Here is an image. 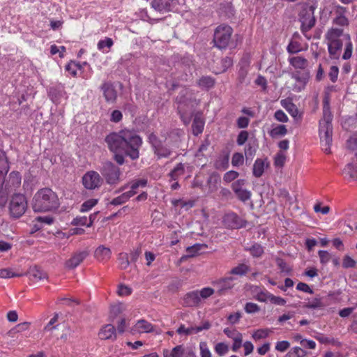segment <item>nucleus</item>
<instances>
[{
  "label": "nucleus",
  "mask_w": 357,
  "mask_h": 357,
  "mask_svg": "<svg viewBox=\"0 0 357 357\" xmlns=\"http://www.w3.org/2000/svg\"><path fill=\"white\" fill-rule=\"evenodd\" d=\"M268 162L266 159H257L253 165V175L255 177H260L262 176L266 167H268Z\"/></svg>",
  "instance_id": "22"
},
{
  "label": "nucleus",
  "mask_w": 357,
  "mask_h": 357,
  "mask_svg": "<svg viewBox=\"0 0 357 357\" xmlns=\"http://www.w3.org/2000/svg\"><path fill=\"white\" fill-rule=\"evenodd\" d=\"M338 73V68L337 66H332L328 73V77L332 82H335L337 81Z\"/></svg>",
  "instance_id": "60"
},
{
  "label": "nucleus",
  "mask_w": 357,
  "mask_h": 357,
  "mask_svg": "<svg viewBox=\"0 0 357 357\" xmlns=\"http://www.w3.org/2000/svg\"><path fill=\"white\" fill-rule=\"evenodd\" d=\"M287 133L286 126L278 125L273 128L269 132V135L273 138H276L285 135Z\"/></svg>",
  "instance_id": "31"
},
{
  "label": "nucleus",
  "mask_w": 357,
  "mask_h": 357,
  "mask_svg": "<svg viewBox=\"0 0 357 357\" xmlns=\"http://www.w3.org/2000/svg\"><path fill=\"white\" fill-rule=\"evenodd\" d=\"M232 34V29L231 26L225 24L218 26L214 32L213 41L215 45L223 49L227 47Z\"/></svg>",
  "instance_id": "6"
},
{
  "label": "nucleus",
  "mask_w": 357,
  "mask_h": 357,
  "mask_svg": "<svg viewBox=\"0 0 357 357\" xmlns=\"http://www.w3.org/2000/svg\"><path fill=\"white\" fill-rule=\"evenodd\" d=\"M215 351L220 356H223L229 351V347L226 344L220 342L215 345Z\"/></svg>",
  "instance_id": "52"
},
{
  "label": "nucleus",
  "mask_w": 357,
  "mask_h": 357,
  "mask_svg": "<svg viewBox=\"0 0 357 357\" xmlns=\"http://www.w3.org/2000/svg\"><path fill=\"white\" fill-rule=\"evenodd\" d=\"M342 174L350 179L357 180V167L353 163H349L343 169Z\"/></svg>",
  "instance_id": "28"
},
{
  "label": "nucleus",
  "mask_w": 357,
  "mask_h": 357,
  "mask_svg": "<svg viewBox=\"0 0 357 357\" xmlns=\"http://www.w3.org/2000/svg\"><path fill=\"white\" fill-rule=\"evenodd\" d=\"M239 218L234 213L227 214L224 218L225 225L231 228H238L240 227Z\"/></svg>",
  "instance_id": "27"
},
{
  "label": "nucleus",
  "mask_w": 357,
  "mask_h": 357,
  "mask_svg": "<svg viewBox=\"0 0 357 357\" xmlns=\"http://www.w3.org/2000/svg\"><path fill=\"white\" fill-rule=\"evenodd\" d=\"M247 250H248L254 257H260L264 254L263 247L258 243L252 245L250 248H248Z\"/></svg>",
  "instance_id": "39"
},
{
  "label": "nucleus",
  "mask_w": 357,
  "mask_h": 357,
  "mask_svg": "<svg viewBox=\"0 0 357 357\" xmlns=\"http://www.w3.org/2000/svg\"><path fill=\"white\" fill-rule=\"evenodd\" d=\"M153 150L158 158H168L172 152L171 150L166 146H164L162 142L156 146Z\"/></svg>",
  "instance_id": "30"
},
{
  "label": "nucleus",
  "mask_w": 357,
  "mask_h": 357,
  "mask_svg": "<svg viewBox=\"0 0 357 357\" xmlns=\"http://www.w3.org/2000/svg\"><path fill=\"white\" fill-rule=\"evenodd\" d=\"M111 250L109 248L104 245H100L96 248L94 252L96 259L100 261L108 260L111 257Z\"/></svg>",
  "instance_id": "19"
},
{
  "label": "nucleus",
  "mask_w": 357,
  "mask_h": 357,
  "mask_svg": "<svg viewBox=\"0 0 357 357\" xmlns=\"http://www.w3.org/2000/svg\"><path fill=\"white\" fill-rule=\"evenodd\" d=\"M123 310L124 306L122 303L114 304L111 306L110 316L114 319L122 313Z\"/></svg>",
  "instance_id": "42"
},
{
  "label": "nucleus",
  "mask_w": 357,
  "mask_h": 357,
  "mask_svg": "<svg viewBox=\"0 0 357 357\" xmlns=\"http://www.w3.org/2000/svg\"><path fill=\"white\" fill-rule=\"evenodd\" d=\"M305 351L298 347H294L286 355L285 357H301L303 356Z\"/></svg>",
  "instance_id": "54"
},
{
  "label": "nucleus",
  "mask_w": 357,
  "mask_h": 357,
  "mask_svg": "<svg viewBox=\"0 0 357 357\" xmlns=\"http://www.w3.org/2000/svg\"><path fill=\"white\" fill-rule=\"evenodd\" d=\"M22 275V274L14 273L10 268L0 269V278H10L13 277H19Z\"/></svg>",
  "instance_id": "51"
},
{
  "label": "nucleus",
  "mask_w": 357,
  "mask_h": 357,
  "mask_svg": "<svg viewBox=\"0 0 357 357\" xmlns=\"http://www.w3.org/2000/svg\"><path fill=\"white\" fill-rule=\"evenodd\" d=\"M88 255L89 252L87 250L79 251L74 253L73 256L66 261V267L68 269L76 268Z\"/></svg>",
  "instance_id": "13"
},
{
  "label": "nucleus",
  "mask_w": 357,
  "mask_h": 357,
  "mask_svg": "<svg viewBox=\"0 0 357 357\" xmlns=\"http://www.w3.org/2000/svg\"><path fill=\"white\" fill-rule=\"evenodd\" d=\"M244 162V157L241 153H234L231 158V165L234 167H238L242 165Z\"/></svg>",
  "instance_id": "46"
},
{
  "label": "nucleus",
  "mask_w": 357,
  "mask_h": 357,
  "mask_svg": "<svg viewBox=\"0 0 357 357\" xmlns=\"http://www.w3.org/2000/svg\"><path fill=\"white\" fill-rule=\"evenodd\" d=\"M315 8L314 6H310L309 9L305 10V13H303L301 16V31L304 34L315 24L316 19L314 15Z\"/></svg>",
  "instance_id": "9"
},
{
  "label": "nucleus",
  "mask_w": 357,
  "mask_h": 357,
  "mask_svg": "<svg viewBox=\"0 0 357 357\" xmlns=\"http://www.w3.org/2000/svg\"><path fill=\"white\" fill-rule=\"evenodd\" d=\"M202 247L200 244H195L192 246L188 247L186 250V252L188 253V257H192L195 255H196L199 251L201 250V248Z\"/></svg>",
  "instance_id": "55"
},
{
  "label": "nucleus",
  "mask_w": 357,
  "mask_h": 357,
  "mask_svg": "<svg viewBox=\"0 0 357 357\" xmlns=\"http://www.w3.org/2000/svg\"><path fill=\"white\" fill-rule=\"evenodd\" d=\"M244 309L245 311L249 314L257 312L260 310L258 305L254 303H247Z\"/></svg>",
  "instance_id": "56"
},
{
  "label": "nucleus",
  "mask_w": 357,
  "mask_h": 357,
  "mask_svg": "<svg viewBox=\"0 0 357 357\" xmlns=\"http://www.w3.org/2000/svg\"><path fill=\"white\" fill-rule=\"evenodd\" d=\"M281 104L282 107H284L290 114V115L295 119H301V114L299 112L297 107L293 102L289 100H282L281 101Z\"/></svg>",
  "instance_id": "21"
},
{
  "label": "nucleus",
  "mask_w": 357,
  "mask_h": 357,
  "mask_svg": "<svg viewBox=\"0 0 357 357\" xmlns=\"http://www.w3.org/2000/svg\"><path fill=\"white\" fill-rule=\"evenodd\" d=\"M185 172L184 165L178 163L176 166L171 171L169 176L171 177V181H176L179 176L183 175Z\"/></svg>",
  "instance_id": "34"
},
{
  "label": "nucleus",
  "mask_w": 357,
  "mask_h": 357,
  "mask_svg": "<svg viewBox=\"0 0 357 357\" xmlns=\"http://www.w3.org/2000/svg\"><path fill=\"white\" fill-rule=\"evenodd\" d=\"M118 259L121 269H126L129 266L130 260L129 256L127 253H120Z\"/></svg>",
  "instance_id": "41"
},
{
  "label": "nucleus",
  "mask_w": 357,
  "mask_h": 357,
  "mask_svg": "<svg viewBox=\"0 0 357 357\" xmlns=\"http://www.w3.org/2000/svg\"><path fill=\"white\" fill-rule=\"evenodd\" d=\"M269 333H270V330L269 329H267V328L259 329V330H257L252 334V337L255 340H260V339H264V338H266V337H267L268 336Z\"/></svg>",
  "instance_id": "45"
},
{
  "label": "nucleus",
  "mask_w": 357,
  "mask_h": 357,
  "mask_svg": "<svg viewBox=\"0 0 357 357\" xmlns=\"http://www.w3.org/2000/svg\"><path fill=\"white\" fill-rule=\"evenodd\" d=\"M356 264V261L349 255H345L343 258L342 266L344 268H354Z\"/></svg>",
  "instance_id": "50"
},
{
  "label": "nucleus",
  "mask_w": 357,
  "mask_h": 357,
  "mask_svg": "<svg viewBox=\"0 0 357 357\" xmlns=\"http://www.w3.org/2000/svg\"><path fill=\"white\" fill-rule=\"evenodd\" d=\"M153 329V325L144 319L139 320L132 328L134 332L149 333Z\"/></svg>",
  "instance_id": "24"
},
{
  "label": "nucleus",
  "mask_w": 357,
  "mask_h": 357,
  "mask_svg": "<svg viewBox=\"0 0 357 357\" xmlns=\"http://www.w3.org/2000/svg\"><path fill=\"white\" fill-rule=\"evenodd\" d=\"M246 181L245 179H238L234 181L231 184V189L234 192H237V191L244 189L243 187L245 185Z\"/></svg>",
  "instance_id": "57"
},
{
  "label": "nucleus",
  "mask_w": 357,
  "mask_h": 357,
  "mask_svg": "<svg viewBox=\"0 0 357 357\" xmlns=\"http://www.w3.org/2000/svg\"><path fill=\"white\" fill-rule=\"evenodd\" d=\"M147 185V180L146 179H139L135 180L131 183L130 185V190L127 191V192H132L133 193V196L137 193L136 190L139 188H144Z\"/></svg>",
  "instance_id": "38"
},
{
  "label": "nucleus",
  "mask_w": 357,
  "mask_h": 357,
  "mask_svg": "<svg viewBox=\"0 0 357 357\" xmlns=\"http://www.w3.org/2000/svg\"><path fill=\"white\" fill-rule=\"evenodd\" d=\"M114 44V42L110 38H105L104 40H100L97 45L99 50H103L105 47L110 48Z\"/></svg>",
  "instance_id": "48"
},
{
  "label": "nucleus",
  "mask_w": 357,
  "mask_h": 357,
  "mask_svg": "<svg viewBox=\"0 0 357 357\" xmlns=\"http://www.w3.org/2000/svg\"><path fill=\"white\" fill-rule=\"evenodd\" d=\"M202 300L197 291H192L186 294L183 298V305L185 307H197Z\"/></svg>",
  "instance_id": "16"
},
{
  "label": "nucleus",
  "mask_w": 357,
  "mask_h": 357,
  "mask_svg": "<svg viewBox=\"0 0 357 357\" xmlns=\"http://www.w3.org/2000/svg\"><path fill=\"white\" fill-rule=\"evenodd\" d=\"M100 172L106 183L110 185H116L121 181V172L119 167L112 162L103 163Z\"/></svg>",
  "instance_id": "5"
},
{
  "label": "nucleus",
  "mask_w": 357,
  "mask_h": 357,
  "mask_svg": "<svg viewBox=\"0 0 357 357\" xmlns=\"http://www.w3.org/2000/svg\"><path fill=\"white\" fill-rule=\"evenodd\" d=\"M347 146L352 150L357 149V133L353 135L347 140Z\"/></svg>",
  "instance_id": "64"
},
{
  "label": "nucleus",
  "mask_w": 357,
  "mask_h": 357,
  "mask_svg": "<svg viewBox=\"0 0 357 357\" xmlns=\"http://www.w3.org/2000/svg\"><path fill=\"white\" fill-rule=\"evenodd\" d=\"M185 349L183 345H177L171 351L168 350V356L170 357H183Z\"/></svg>",
  "instance_id": "40"
},
{
  "label": "nucleus",
  "mask_w": 357,
  "mask_h": 357,
  "mask_svg": "<svg viewBox=\"0 0 357 357\" xmlns=\"http://www.w3.org/2000/svg\"><path fill=\"white\" fill-rule=\"evenodd\" d=\"M172 204L174 206H180L181 208H184L188 210L195 205V202L192 200L185 201L181 199H174L172 200Z\"/></svg>",
  "instance_id": "36"
},
{
  "label": "nucleus",
  "mask_w": 357,
  "mask_h": 357,
  "mask_svg": "<svg viewBox=\"0 0 357 357\" xmlns=\"http://www.w3.org/2000/svg\"><path fill=\"white\" fill-rule=\"evenodd\" d=\"M220 182V177L218 173L213 172L212 173L207 181V183L209 186V190L211 192H214L218 189V185Z\"/></svg>",
  "instance_id": "29"
},
{
  "label": "nucleus",
  "mask_w": 357,
  "mask_h": 357,
  "mask_svg": "<svg viewBox=\"0 0 357 357\" xmlns=\"http://www.w3.org/2000/svg\"><path fill=\"white\" fill-rule=\"evenodd\" d=\"M9 169L8 159L5 153L0 149V175H5Z\"/></svg>",
  "instance_id": "35"
},
{
  "label": "nucleus",
  "mask_w": 357,
  "mask_h": 357,
  "mask_svg": "<svg viewBox=\"0 0 357 357\" xmlns=\"http://www.w3.org/2000/svg\"><path fill=\"white\" fill-rule=\"evenodd\" d=\"M250 270V268L248 266H247L245 264H238L237 266L234 267L230 271V274L232 275H245Z\"/></svg>",
  "instance_id": "37"
},
{
  "label": "nucleus",
  "mask_w": 357,
  "mask_h": 357,
  "mask_svg": "<svg viewBox=\"0 0 357 357\" xmlns=\"http://www.w3.org/2000/svg\"><path fill=\"white\" fill-rule=\"evenodd\" d=\"M102 181L103 180L100 174L95 171L87 172L82 177V183L89 190L99 188Z\"/></svg>",
  "instance_id": "8"
},
{
  "label": "nucleus",
  "mask_w": 357,
  "mask_h": 357,
  "mask_svg": "<svg viewBox=\"0 0 357 357\" xmlns=\"http://www.w3.org/2000/svg\"><path fill=\"white\" fill-rule=\"evenodd\" d=\"M290 343L288 341H279L275 344V349L280 352H284L289 349Z\"/></svg>",
  "instance_id": "58"
},
{
  "label": "nucleus",
  "mask_w": 357,
  "mask_h": 357,
  "mask_svg": "<svg viewBox=\"0 0 357 357\" xmlns=\"http://www.w3.org/2000/svg\"><path fill=\"white\" fill-rule=\"evenodd\" d=\"M318 255L320 258V261L323 264H327L331 259V255L326 250H320L318 252Z\"/></svg>",
  "instance_id": "53"
},
{
  "label": "nucleus",
  "mask_w": 357,
  "mask_h": 357,
  "mask_svg": "<svg viewBox=\"0 0 357 357\" xmlns=\"http://www.w3.org/2000/svg\"><path fill=\"white\" fill-rule=\"evenodd\" d=\"M286 157L282 152L278 153L275 157V165L278 167H282L284 164Z\"/></svg>",
  "instance_id": "62"
},
{
  "label": "nucleus",
  "mask_w": 357,
  "mask_h": 357,
  "mask_svg": "<svg viewBox=\"0 0 357 357\" xmlns=\"http://www.w3.org/2000/svg\"><path fill=\"white\" fill-rule=\"evenodd\" d=\"M215 80L209 76H203L197 81V85L202 89H210L214 86Z\"/></svg>",
  "instance_id": "33"
},
{
  "label": "nucleus",
  "mask_w": 357,
  "mask_h": 357,
  "mask_svg": "<svg viewBox=\"0 0 357 357\" xmlns=\"http://www.w3.org/2000/svg\"><path fill=\"white\" fill-rule=\"evenodd\" d=\"M236 280V278L229 276L214 281L213 284L216 287L218 296L224 295L227 291L231 289L235 285Z\"/></svg>",
  "instance_id": "10"
},
{
  "label": "nucleus",
  "mask_w": 357,
  "mask_h": 357,
  "mask_svg": "<svg viewBox=\"0 0 357 357\" xmlns=\"http://www.w3.org/2000/svg\"><path fill=\"white\" fill-rule=\"evenodd\" d=\"M274 116L276 120L280 122L285 123L288 121V117L286 114L281 109L277 110L275 112Z\"/></svg>",
  "instance_id": "63"
},
{
  "label": "nucleus",
  "mask_w": 357,
  "mask_h": 357,
  "mask_svg": "<svg viewBox=\"0 0 357 357\" xmlns=\"http://www.w3.org/2000/svg\"><path fill=\"white\" fill-rule=\"evenodd\" d=\"M214 294V289L211 287L203 288L199 292V295L200 298H207Z\"/></svg>",
  "instance_id": "61"
},
{
  "label": "nucleus",
  "mask_w": 357,
  "mask_h": 357,
  "mask_svg": "<svg viewBox=\"0 0 357 357\" xmlns=\"http://www.w3.org/2000/svg\"><path fill=\"white\" fill-rule=\"evenodd\" d=\"M59 206L56 194L50 188L39 190L33 198L32 207L36 212H47L56 210Z\"/></svg>",
  "instance_id": "3"
},
{
  "label": "nucleus",
  "mask_w": 357,
  "mask_h": 357,
  "mask_svg": "<svg viewBox=\"0 0 357 357\" xmlns=\"http://www.w3.org/2000/svg\"><path fill=\"white\" fill-rule=\"evenodd\" d=\"M132 196H133V193L125 192L122 193L121 195L114 198L110 202V204L114 205V206L123 204L127 202L130 199V198H131Z\"/></svg>",
  "instance_id": "32"
},
{
  "label": "nucleus",
  "mask_w": 357,
  "mask_h": 357,
  "mask_svg": "<svg viewBox=\"0 0 357 357\" xmlns=\"http://www.w3.org/2000/svg\"><path fill=\"white\" fill-rule=\"evenodd\" d=\"M238 176V172L234 170H230L224 174L223 181L228 183L234 181Z\"/></svg>",
  "instance_id": "49"
},
{
  "label": "nucleus",
  "mask_w": 357,
  "mask_h": 357,
  "mask_svg": "<svg viewBox=\"0 0 357 357\" xmlns=\"http://www.w3.org/2000/svg\"><path fill=\"white\" fill-rule=\"evenodd\" d=\"M289 63L296 69L304 70L308 66V61L303 56H293L289 59Z\"/></svg>",
  "instance_id": "25"
},
{
  "label": "nucleus",
  "mask_w": 357,
  "mask_h": 357,
  "mask_svg": "<svg viewBox=\"0 0 357 357\" xmlns=\"http://www.w3.org/2000/svg\"><path fill=\"white\" fill-rule=\"evenodd\" d=\"M204 122L200 114H197L195 117L192 125V133L195 135H198L202 133L204 130Z\"/></svg>",
  "instance_id": "26"
},
{
  "label": "nucleus",
  "mask_w": 357,
  "mask_h": 357,
  "mask_svg": "<svg viewBox=\"0 0 357 357\" xmlns=\"http://www.w3.org/2000/svg\"><path fill=\"white\" fill-rule=\"evenodd\" d=\"M211 327V324L208 321L204 322L202 326H195V327H189L185 328L184 325H181L178 329L177 333L178 334H183L184 333L186 335H191V334H196L199 333L200 331L203 330H208Z\"/></svg>",
  "instance_id": "15"
},
{
  "label": "nucleus",
  "mask_w": 357,
  "mask_h": 357,
  "mask_svg": "<svg viewBox=\"0 0 357 357\" xmlns=\"http://www.w3.org/2000/svg\"><path fill=\"white\" fill-rule=\"evenodd\" d=\"M332 119L333 116L330 111L329 102L328 99L325 98L324 100L323 117L319 121V136L322 149L327 154L331 153L332 143Z\"/></svg>",
  "instance_id": "4"
},
{
  "label": "nucleus",
  "mask_w": 357,
  "mask_h": 357,
  "mask_svg": "<svg viewBox=\"0 0 357 357\" xmlns=\"http://www.w3.org/2000/svg\"><path fill=\"white\" fill-rule=\"evenodd\" d=\"M27 208L26 197L21 194L14 195L10 202V212L12 216L19 218L22 216Z\"/></svg>",
  "instance_id": "7"
},
{
  "label": "nucleus",
  "mask_w": 357,
  "mask_h": 357,
  "mask_svg": "<svg viewBox=\"0 0 357 357\" xmlns=\"http://www.w3.org/2000/svg\"><path fill=\"white\" fill-rule=\"evenodd\" d=\"M200 356L201 357H212V354L206 342L199 343Z\"/></svg>",
  "instance_id": "47"
},
{
  "label": "nucleus",
  "mask_w": 357,
  "mask_h": 357,
  "mask_svg": "<svg viewBox=\"0 0 357 357\" xmlns=\"http://www.w3.org/2000/svg\"><path fill=\"white\" fill-rule=\"evenodd\" d=\"M98 337L100 340L114 341L117 337L116 329L112 324H105L100 329Z\"/></svg>",
  "instance_id": "11"
},
{
  "label": "nucleus",
  "mask_w": 357,
  "mask_h": 357,
  "mask_svg": "<svg viewBox=\"0 0 357 357\" xmlns=\"http://www.w3.org/2000/svg\"><path fill=\"white\" fill-rule=\"evenodd\" d=\"M109 149L112 153H124L132 160L139 157V148L142 144L141 137L135 132L125 130L112 132L105 138Z\"/></svg>",
  "instance_id": "1"
},
{
  "label": "nucleus",
  "mask_w": 357,
  "mask_h": 357,
  "mask_svg": "<svg viewBox=\"0 0 357 357\" xmlns=\"http://www.w3.org/2000/svg\"><path fill=\"white\" fill-rule=\"evenodd\" d=\"M234 193L237 197L243 202L249 200L251 197V192L245 189H241Z\"/></svg>",
  "instance_id": "44"
},
{
  "label": "nucleus",
  "mask_w": 357,
  "mask_h": 357,
  "mask_svg": "<svg viewBox=\"0 0 357 357\" xmlns=\"http://www.w3.org/2000/svg\"><path fill=\"white\" fill-rule=\"evenodd\" d=\"M100 89L102 91L105 100L107 102L114 103L117 98V91L111 82H104Z\"/></svg>",
  "instance_id": "12"
},
{
  "label": "nucleus",
  "mask_w": 357,
  "mask_h": 357,
  "mask_svg": "<svg viewBox=\"0 0 357 357\" xmlns=\"http://www.w3.org/2000/svg\"><path fill=\"white\" fill-rule=\"evenodd\" d=\"M347 12L346 8L337 6L335 9L336 17L333 20V23L339 26H347L349 24L348 19L345 17Z\"/></svg>",
  "instance_id": "18"
},
{
  "label": "nucleus",
  "mask_w": 357,
  "mask_h": 357,
  "mask_svg": "<svg viewBox=\"0 0 357 357\" xmlns=\"http://www.w3.org/2000/svg\"><path fill=\"white\" fill-rule=\"evenodd\" d=\"M177 3H180L179 0H153L151 5L156 10L169 11Z\"/></svg>",
  "instance_id": "14"
},
{
  "label": "nucleus",
  "mask_w": 357,
  "mask_h": 357,
  "mask_svg": "<svg viewBox=\"0 0 357 357\" xmlns=\"http://www.w3.org/2000/svg\"><path fill=\"white\" fill-rule=\"evenodd\" d=\"M325 40L328 46L329 56L331 59H337L340 56L343 43H344V52L342 59L347 60L351 57L353 45L349 34L344 33L343 29L331 28L325 35Z\"/></svg>",
  "instance_id": "2"
},
{
  "label": "nucleus",
  "mask_w": 357,
  "mask_h": 357,
  "mask_svg": "<svg viewBox=\"0 0 357 357\" xmlns=\"http://www.w3.org/2000/svg\"><path fill=\"white\" fill-rule=\"evenodd\" d=\"M248 138V132L245 130H242L239 132L237 137V144L239 146L243 145Z\"/></svg>",
  "instance_id": "59"
},
{
  "label": "nucleus",
  "mask_w": 357,
  "mask_h": 357,
  "mask_svg": "<svg viewBox=\"0 0 357 357\" xmlns=\"http://www.w3.org/2000/svg\"><path fill=\"white\" fill-rule=\"evenodd\" d=\"M310 77V75L308 71H305L304 73L298 72L293 75V78L299 83V86H298L299 91L304 89Z\"/></svg>",
  "instance_id": "23"
},
{
  "label": "nucleus",
  "mask_w": 357,
  "mask_h": 357,
  "mask_svg": "<svg viewBox=\"0 0 357 357\" xmlns=\"http://www.w3.org/2000/svg\"><path fill=\"white\" fill-rule=\"evenodd\" d=\"M30 280L38 282L47 278V273L37 266L31 267L28 271Z\"/></svg>",
  "instance_id": "20"
},
{
  "label": "nucleus",
  "mask_w": 357,
  "mask_h": 357,
  "mask_svg": "<svg viewBox=\"0 0 357 357\" xmlns=\"http://www.w3.org/2000/svg\"><path fill=\"white\" fill-rule=\"evenodd\" d=\"M21 184V176L17 172H12L6 181V188L13 190L20 187Z\"/></svg>",
  "instance_id": "17"
},
{
  "label": "nucleus",
  "mask_w": 357,
  "mask_h": 357,
  "mask_svg": "<svg viewBox=\"0 0 357 357\" xmlns=\"http://www.w3.org/2000/svg\"><path fill=\"white\" fill-rule=\"evenodd\" d=\"M275 261L281 272L285 273H289L291 272V268L283 259L277 257Z\"/></svg>",
  "instance_id": "43"
}]
</instances>
